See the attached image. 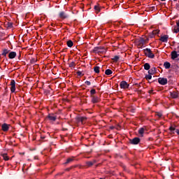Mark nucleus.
I'll list each match as a JSON object with an SVG mask.
<instances>
[{"instance_id": "nucleus-56", "label": "nucleus", "mask_w": 179, "mask_h": 179, "mask_svg": "<svg viewBox=\"0 0 179 179\" xmlns=\"http://www.w3.org/2000/svg\"><path fill=\"white\" fill-rule=\"evenodd\" d=\"M156 1H157V2H159V0H155Z\"/></svg>"}, {"instance_id": "nucleus-18", "label": "nucleus", "mask_w": 179, "mask_h": 179, "mask_svg": "<svg viewBox=\"0 0 179 179\" xmlns=\"http://www.w3.org/2000/svg\"><path fill=\"white\" fill-rule=\"evenodd\" d=\"M171 63L170 62H165L164 63V68L166 69H170L171 68Z\"/></svg>"}, {"instance_id": "nucleus-58", "label": "nucleus", "mask_w": 179, "mask_h": 179, "mask_svg": "<svg viewBox=\"0 0 179 179\" xmlns=\"http://www.w3.org/2000/svg\"><path fill=\"white\" fill-rule=\"evenodd\" d=\"M173 1H177V0H173Z\"/></svg>"}, {"instance_id": "nucleus-51", "label": "nucleus", "mask_w": 179, "mask_h": 179, "mask_svg": "<svg viewBox=\"0 0 179 179\" xmlns=\"http://www.w3.org/2000/svg\"><path fill=\"white\" fill-rule=\"evenodd\" d=\"M34 159H38V157L37 156H35V157H34Z\"/></svg>"}, {"instance_id": "nucleus-12", "label": "nucleus", "mask_w": 179, "mask_h": 179, "mask_svg": "<svg viewBox=\"0 0 179 179\" xmlns=\"http://www.w3.org/2000/svg\"><path fill=\"white\" fill-rule=\"evenodd\" d=\"M91 98L92 103H99V101H100V99L97 96L92 95Z\"/></svg>"}, {"instance_id": "nucleus-20", "label": "nucleus", "mask_w": 179, "mask_h": 179, "mask_svg": "<svg viewBox=\"0 0 179 179\" xmlns=\"http://www.w3.org/2000/svg\"><path fill=\"white\" fill-rule=\"evenodd\" d=\"M95 163H96V161H95V160H94L93 162H86V166H87V167H91V166H92Z\"/></svg>"}, {"instance_id": "nucleus-36", "label": "nucleus", "mask_w": 179, "mask_h": 179, "mask_svg": "<svg viewBox=\"0 0 179 179\" xmlns=\"http://www.w3.org/2000/svg\"><path fill=\"white\" fill-rule=\"evenodd\" d=\"M7 26H8V28H12V27H13V23L8 22Z\"/></svg>"}, {"instance_id": "nucleus-49", "label": "nucleus", "mask_w": 179, "mask_h": 179, "mask_svg": "<svg viewBox=\"0 0 179 179\" xmlns=\"http://www.w3.org/2000/svg\"><path fill=\"white\" fill-rule=\"evenodd\" d=\"M137 92H138V94H141V90H138Z\"/></svg>"}, {"instance_id": "nucleus-41", "label": "nucleus", "mask_w": 179, "mask_h": 179, "mask_svg": "<svg viewBox=\"0 0 179 179\" xmlns=\"http://www.w3.org/2000/svg\"><path fill=\"white\" fill-rule=\"evenodd\" d=\"M155 34L154 33H151V34H150V35H149V37L150 38H155Z\"/></svg>"}, {"instance_id": "nucleus-57", "label": "nucleus", "mask_w": 179, "mask_h": 179, "mask_svg": "<svg viewBox=\"0 0 179 179\" xmlns=\"http://www.w3.org/2000/svg\"><path fill=\"white\" fill-rule=\"evenodd\" d=\"M52 31H55V29H52Z\"/></svg>"}, {"instance_id": "nucleus-42", "label": "nucleus", "mask_w": 179, "mask_h": 179, "mask_svg": "<svg viewBox=\"0 0 179 179\" xmlns=\"http://www.w3.org/2000/svg\"><path fill=\"white\" fill-rule=\"evenodd\" d=\"M85 84H86L87 85H88V86H90V85H91V83H90V81H89V80H86V81H85Z\"/></svg>"}, {"instance_id": "nucleus-48", "label": "nucleus", "mask_w": 179, "mask_h": 179, "mask_svg": "<svg viewBox=\"0 0 179 179\" xmlns=\"http://www.w3.org/2000/svg\"><path fill=\"white\" fill-rule=\"evenodd\" d=\"M110 129L111 130H113V129H115V127H114V126H111V127H110Z\"/></svg>"}, {"instance_id": "nucleus-10", "label": "nucleus", "mask_w": 179, "mask_h": 179, "mask_svg": "<svg viewBox=\"0 0 179 179\" xmlns=\"http://www.w3.org/2000/svg\"><path fill=\"white\" fill-rule=\"evenodd\" d=\"M50 121L55 122L57 120V116H55L53 113H50L47 117Z\"/></svg>"}, {"instance_id": "nucleus-50", "label": "nucleus", "mask_w": 179, "mask_h": 179, "mask_svg": "<svg viewBox=\"0 0 179 179\" xmlns=\"http://www.w3.org/2000/svg\"><path fill=\"white\" fill-rule=\"evenodd\" d=\"M45 138V137L44 136H41V139H42V140H44Z\"/></svg>"}, {"instance_id": "nucleus-16", "label": "nucleus", "mask_w": 179, "mask_h": 179, "mask_svg": "<svg viewBox=\"0 0 179 179\" xmlns=\"http://www.w3.org/2000/svg\"><path fill=\"white\" fill-rule=\"evenodd\" d=\"M148 74L153 75L157 73V68L153 67L150 70L148 71Z\"/></svg>"}, {"instance_id": "nucleus-33", "label": "nucleus", "mask_w": 179, "mask_h": 179, "mask_svg": "<svg viewBox=\"0 0 179 179\" xmlns=\"http://www.w3.org/2000/svg\"><path fill=\"white\" fill-rule=\"evenodd\" d=\"M36 62H37V59H35V58H33V59H30V64H35Z\"/></svg>"}, {"instance_id": "nucleus-52", "label": "nucleus", "mask_w": 179, "mask_h": 179, "mask_svg": "<svg viewBox=\"0 0 179 179\" xmlns=\"http://www.w3.org/2000/svg\"><path fill=\"white\" fill-rule=\"evenodd\" d=\"M20 57H21V54L19 55L18 59H20Z\"/></svg>"}, {"instance_id": "nucleus-2", "label": "nucleus", "mask_w": 179, "mask_h": 179, "mask_svg": "<svg viewBox=\"0 0 179 179\" xmlns=\"http://www.w3.org/2000/svg\"><path fill=\"white\" fill-rule=\"evenodd\" d=\"M144 52H145V55H146V57L150 59H153L155 57V55L153 54V52H152V50H150V48L144 49Z\"/></svg>"}, {"instance_id": "nucleus-1", "label": "nucleus", "mask_w": 179, "mask_h": 179, "mask_svg": "<svg viewBox=\"0 0 179 179\" xmlns=\"http://www.w3.org/2000/svg\"><path fill=\"white\" fill-rule=\"evenodd\" d=\"M93 52L95 54H104L107 52V50L104 47H95L93 50Z\"/></svg>"}, {"instance_id": "nucleus-19", "label": "nucleus", "mask_w": 179, "mask_h": 179, "mask_svg": "<svg viewBox=\"0 0 179 179\" xmlns=\"http://www.w3.org/2000/svg\"><path fill=\"white\" fill-rule=\"evenodd\" d=\"M172 31L175 34L179 33V27L178 26H174L173 29H172Z\"/></svg>"}, {"instance_id": "nucleus-17", "label": "nucleus", "mask_w": 179, "mask_h": 179, "mask_svg": "<svg viewBox=\"0 0 179 179\" xmlns=\"http://www.w3.org/2000/svg\"><path fill=\"white\" fill-rule=\"evenodd\" d=\"M144 131H145L144 127H141L138 129V134H140V137H143Z\"/></svg>"}, {"instance_id": "nucleus-35", "label": "nucleus", "mask_w": 179, "mask_h": 179, "mask_svg": "<svg viewBox=\"0 0 179 179\" xmlns=\"http://www.w3.org/2000/svg\"><path fill=\"white\" fill-rule=\"evenodd\" d=\"M157 10V8L155 6H152L149 8V10L150 11H155Z\"/></svg>"}, {"instance_id": "nucleus-32", "label": "nucleus", "mask_w": 179, "mask_h": 179, "mask_svg": "<svg viewBox=\"0 0 179 179\" xmlns=\"http://www.w3.org/2000/svg\"><path fill=\"white\" fill-rule=\"evenodd\" d=\"M120 59V57L119 56H115L113 58V60L115 62H118Z\"/></svg>"}, {"instance_id": "nucleus-39", "label": "nucleus", "mask_w": 179, "mask_h": 179, "mask_svg": "<svg viewBox=\"0 0 179 179\" xmlns=\"http://www.w3.org/2000/svg\"><path fill=\"white\" fill-rule=\"evenodd\" d=\"M81 118V123L83 124L84 122L87 120V117H80Z\"/></svg>"}, {"instance_id": "nucleus-45", "label": "nucleus", "mask_w": 179, "mask_h": 179, "mask_svg": "<svg viewBox=\"0 0 179 179\" xmlns=\"http://www.w3.org/2000/svg\"><path fill=\"white\" fill-rule=\"evenodd\" d=\"M176 26L179 27V20H176Z\"/></svg>"}, {"instance_id": "nucleus-25", "label": "nucleus", "mask_w": 179, "mask_h": 179, "mask_svg": "<svg viewBox=\"0 0 179 179\" xmlns=\"http://www.w3.org/2000/svg\"><path fill=\"white\" fill-rule=\"evenodd\" d=\"M94 10L96 11V13H98L100 12L101 9L99 6L96 5L94 6Z\"/></svg>"}, {"instance_id": "nucleus-43", "label": "nucleus", "mask_w": 179, "mask_h": 179, "mask_svg": "<svg viewBox=\"0 0 179 179\" xmlns=\"http://www.w3.org/2000/svg\"><path fill=\"white\" fill-rule=\"evenodd\" d=\"M77 76H83L82 72H81V71H78V72H77Z\"/></svg>"}, {"instance_id": "nucleus-8", "label": "nucleus", "mask_w": 179, "mask_h": 179, "mask_svg": "<svg viewBox=\"0 0 179 179\" xmlns=\"http://www.w3.org/2000/svg\"><path fill=\"white\" fill-rule=\"evenodd\" d=\"M179 57V54L178 53V52L176 50H173L172 52H171V59H176V58H178Z\"/></svg>"}, {"instance_id": "nucleus-59", "label": "nucleus", "mask_w": 179, "mask_h": 179, "mask_svg": "<svg viewBox=\"0 0 179 179\" xmlns=\"http://www.w3.org/2000/svg\"><path fill=\"white\" fill-rule=\"evenodd\" d=\"M99 179H103V178H100Z\"/></svg>"}, {"instance_id": "nucleus-28", "label": "nucleus", "mask_w": 179, "mask_h": 179, "mask_svg": "<svg viewBox=\"0 0 179 179\" xmlns=\"http://www.w3.org/2000/svg\"><path fill=\"white\" fill-rule=\"evenodd\" d=\"M73 161V158H68V159H66V162H65V164H68L72 162Z\"/></svg>"}, {"instance_id": "nucleus-3", "label": "nucleus", "mask_w": 179, "mask_h": 179, "mask_svg": "<svg viewBox=\"0 0 179 179\" xmlns=\"http://www.w3.org/2000/svg\"><path fill=\"white\" fill-rule=\"evenodd\" d=\"M11 93H15L16 91V82L15 80H11L10 83Z\"/></svg>"}, {"instance_id": "nucleus-29", "label": "nucleus", "mask_w": 179, "mask_h": 179, "mask_svg": "<svg viewBox=\"0 0 179 179\" xmlns=\"http://www.w3.org/2000/svg\"><path fill=\"white\" fill-rule=\"evenodd\" d=\"M145 78L146 80H152V74H146Z\"/></svg>"}, {"instance_id": "nucleus-26", "label": "nucleus", "mask_w": 179, "mask_h": 179, "mask_svg": "<svg viewBox=\"0 0 179 179\" xmlns=\"http://www.w3.org/2000/svg\"><path fill=\"white\" fill-rule=\"evenodd\" d=\"M145 43H146V41L143 38H141V39L139 40V44L143 45Z\"/></svg>"}, {"instance_id": "nucleus-6", "label": "nucleus", "mask_w": 179, "mask_h": 179, "mask_svg": "<svg viewBox=\"0 0 179 179\" xmlns=\"http://www.w3.org/2000/svg\"><path fill=\"white\" fill-rule=\"evenodd\" d=\"M158 83L161 85H166L168 83V79L167 78H162V77H160L159 78H158Z\"/></svg>"}, {"instance_id": "nucleus-38", "label": "nucleus", "mask_w": 179, "mask_h": 179, "mask_svg": "<svg viewBox=\"0 0 179 179\" xmlns=\"http://www.w3.org/2000/svg\"><path fill=\"white\" fill-rule=\"evenodd\" d=\"M90 93H91V95H94L96 94V90L95 89H92L90 90Z\"/></svg>"}, {"instance_id": "nucleus-21", "label": "nucleus", "mask_w": 179, "mask_h": 179, "mask_svg": "<svg viewBox=\"0 0 179 179\" xmlns=\"http://www.w3.org/2000/svg\"><path fill=\"white\" fill-rule=\"evenodd\" d=\"M66 45L69 48H71L73 46V42L71 40H69L66 42Z\"/></svg>"}, {"instance_id": "nucleus-44", "label": "nucleus", "mask_w": 179, "mask_h": 179, "mask_svg": "<svg viewBox=\"0 0 179 179\" xmlns=\"http://www.w3.org/2000/svg\"><path fill=\"white\" fill-rule=\"evenodd\" d=\"M135 85L137 87H141V85L140 84H138V83H136Z\"/></svg>"}, {"instance_id": "nucleus-5", "label": "nucleus", "mask_w": 179, "mask_h": 179, "mask_svg": "<svg viewBox=\"0 0 179 179\" xmlns=\"http://www.w3.org/2000/svg\"><path fill=\"white\" fill-rule=\"evenodd\" d=\"M120 87L121 89L123 90L128 89L129 87V84H128L125 80H122L120 83Z\"/></svg>"}, {"instance_id": "nucleus-53", "label": "nucleus", "mask_w": 179, "mask_h": 179, "mask_svg": "<svg viewBox=\"0 0 179 179\" xmlns=\"http://www.w3.org/2000/svg\"><path fill=\"white\" fill-rule=\"evenodd\" d=\"M148 38H147L146 39H145V41H146V43L148 41Z\"/></svg>"}, {"instance_id": "nucleus-34", "label": "nucleus", "mask_w": 179, "mask_h": 179, "mask_svg": "<svg viewBox=\"0 0 179 179\" xmlns=\"http://www.w3.org/2000/svg\"><path fill=\"white\" fill-rule=\"evenodd\" d=\"M76 122H77L78 123L82 122V119H81L80 117H77L76 118Z\"/></svg>"}, {"instance_id": "nucleus-27", "label": "nucleus", "mask_w": 179, "mask_h": 179, "mask_svg": "<svg viewBox=\"0 0 179 179\" xmlns=\"http://www.w3.org/2000/svg\"><path fill=\"white\" fill-rule=\"evenodd\" d=\"M1 156L3 157V158L5 161H8L9 159L8 157L7 156V154H6V153L2 154Z\"/></svg>"}, {"instance_id": "nucleus-30", "label": "nucleus", "mask_w": 179, "mask_h": 179, "mask_svg": "<svg viewBox=\"0 0 179 179\" xmlns=\"http://www.w3.org/2000/svg\"><path fill=\"white\" fill-rule=\"evenodd\" d=\"M99 66H95L94 68V72L96 73H99Z\"/></svg>"}, {"instance_id": "nucleus-23", "label": "nucleus", "mask_w": 179, "mask_h": 179, "mask_svg": "<svg viewBox=\"0 0 179 179\" xmlns=\"http://www.w3.org/2000/svg\"><path fill=\"white\" fill-rule=\"evenodd\" d=\"M113 71L112 70H110V69H107V70H106V71H105V74L106 75V76H110V75H111V74H113Z\"/></svg>"}, {"instance_id": "nucleus-9", "label": "nucleus", "mask_w": 179, "mask_h": 179, "mask_svg": "<svg viewBox=\"0 0 179 179\" xmlns=\"http://www.w3.org/2000/svg\"><path fill=\"white\" fill-rule=\"evenodd\" d=\"M59 17L62 19H66L69 17V15L66 14L64 11H61L59 13Z\"/></svg>"}, {"instance_id": "nucleus-47", "label": "nucleus", "mask_w": 179, "mask_h": 179, "mask_svg": "<svg viewBox=\"0 0 179 179\" xmlns=\"http://www.w3.org/2000/svg\"><path fill=\"white\" fill-rule=\"evenodd\" d=\"M149 94H153V90H150V91H149Z\"/></svg>"}, {"instance_id": "nucleus-40", "label": "nucleus", "mask_w": 179, "mask_h": 179, "mask_svg": "<svg viewBox=\"0 0 179 179\" xmlns=\"http://www.w3.org/2000/svg\"><path fill=\"white\" fill-rule=\"evenodd\" d=\"M156 116H157L159 118H161L163 116V115L160 113H157Z\"/></svg>"}, {"instance_id": "nucleus-7", "label": "nucleus", "mask_w": 179, "mask_h": 179, "mask_svg": "<svg viewBox=\"0 0 179 179\" xmlns=\"http://www.w3.org/2000/svg\"><path fill=\"white\" fill-rule=\"evenodd\" d=\"M141 142V140L138 137H135L133 139L130 140V144L131 145H138Z\"/></svg>"}, {"instance_id": "nucleus-55", "label": "nucleus", "mask_w": 179, "mask_h": 179, "mask_svg": "<svg viewBox=\"0 0 179 179\" xmlns=\"http://www.w3.org/2000/svg\"><path fill=\"white\" fill-rule=\"evenodd\" d=\"M67 171H70V169H66Z\"/></svg>"}, {"instance_id": "nucleus-4", "label": "nucleus", "mask_w": 179, "mask_h": 179, "mask_svg": "<svg viewBox=\"0 0 179 179\" xmlns=\"http://www.w3.org/2000/svg\"><path fill=\"white\" fill-rule=\"evenodd\" d=\"M169 130L171 132V134H175V132H176V134L179 136V129H176V126L171 125Z\"/></svg>"}, {"instance_id": "nucleus-22", "label": "nucleus", "mask_w": 179, "mask_h": 179, "mask_svg": "<svg viewBox=\"0 0 179 179\" xmlns=\"http://www.w3.org/2000/svg\"><path fill=\"white\" fill-rule=\"evenodd\" d=\"M9 52H10L9 50H8V49H3L1 55H3V57H6V55L8 54Z\"/></svg>"}, {"instance_id": "nucleus-13", "label": "nucleus", "mask_w": 179, "mask_h": 179, "mask_svg": "<svg viewBox=\"0 0 179 179\" xmlns=\"http://www.w3.org/2000/svg\"><path fill=\"white\" fill-rule=\"evenodd\" d=\"M10 124H7V123H3V124L1 125V129L3 131L6 132L8 131Z\"/></svg>"}, {"instance_id": "nucleus-14", "label": "nucleus", "mask_w": 179, "mask_h": 179, "mask_svg": "<svg viewBox=\"0 0 179 179\" xmlns=\"http://www.w3.org/2000/svg\"><path fill=\"white\" fill-rule=\"evenodd\" d=\"M17 57V52H10L9 54H8V57L10 59H14Z\"/></svg>"}, {"instance_id": "nucleus-54", "label": "nucleus", "mask_w": 179, "mask_h": 179, "mask_svg": "<svg viewBox=\"0 0 179 179\" xmlns=\"http://www.w3.org/2000/svg\"><path fill=\"white\" fill-rule=\"evenodd\" d=\"M166 0H161V1H166Z\"/></svg>"}, {"instance_id": "nucleus-31", "label": "nucleus", "mask_w": 179, "mask_h": 179, "mask_svg": "<svg viewBox=\"0 0 179 179\" xmlns=\"http://www.w3.org/2000/svg\"><path fill=\"white\" fill-rule=\"evenodd\" d=\"M159 29H155L154 31H152V33L154 34V35H157L159 34Z\"/></svg>"}, {"instance_id": "nucleus-37", "label": "nucleus", "mask_w": 179, "mask_h": 179, "mask_svg": "<svg viewBox=\"0 0 179 179\" xmlns=\"http://www.w3.org/2000/svg\"><path fill=\"white\" fill-rule=\"evenodd\" d=\"M76 66V63L72 62L69 64V67L72 68V67H75Z\"/></svg>"}, {"instance_id": "nucleus-46", "label": "nucleus", "mask_w": 179, "mask_h": 179, "mask_svg": "<svg viewBox=\"0 0 179 179\" xmlns=\"http://www.w3.org/2000/svg\"><path fill=\"white\" fill-rule=\"evenodd\" d=\"M176 50H178V51H176V52H178V54H179V45L178 46V48H176Z\"/></svg>"}, {"instance_id": "nucleus-24", "label": "nucleus", "mask_w": 179, "mask_h": 179, "mask_svg": "<svg viewBox=\"0 0 179 179\" xmlns=\"http://www.w3.org/2000/svg\"><path fill=\"white\" fill-rule=\"evenodd\" d=\"M150 69V65L148 63H145L144 64V69L146 71H149Z\"/></svg>"}, {"instance_id": "nucleus-11", "label": "nucleus", "mask_w": 179, "mask_h": 179, "mask_svg": "<svg viewBox=\"0 0 179 179\" xmlns=\"http://www.w3.org/2000/svg\"><path fill=\"white\" fill-rule=\"evenodd\" d=\"M169 39V35H164L160 37L159 41L162 43H167Z\"/></svg>"}, {"instance_id": "nucleus-15", "label": "nucleus", "mask_w": 179, "mask_h": 179, "mask_svg": "<svg viewBox=\"0 0 179 179\" xmlns=\"http://www.w3.org/2000/svg\"><path fill=\"white\" fill-rule=\"evenodd\" d=\"M170 96L172 99H177L178 97V94L176 92H170Z\"/></svg>"}]
</instances>
